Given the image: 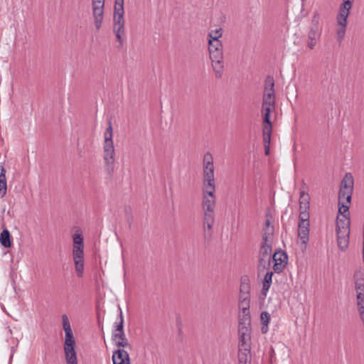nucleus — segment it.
<instances>
[{
    "label": "nucleus",
    "instance_id": "obj_1",
    "mask_svg": "<svg viewBox=\"0 0 364 364\" xmlns=\"http://www.w3.org/2000/svg\"><path fill=\"white\" fill-rule=\"evenodd\" d=\"M63 328L65 331L63 352L66 364H78L75 350V339L67 315L62 316Z\"/></svg>",
    "mask_w": 364,
    "mask_h": 364
},
{
    "label": "nucleus",
    "instance_id": "obj_2",
    "mask_svg": "<svg viewBox=\"0 0 364 364\" xmlns=\"http://www.w3.org/2000/svg\"><path fill=\"white\" fill-rule=\"evenodd\" d=\"M112 136V125L109 120L108 122V127L105 132V141L103 144V159L105 161V170L109 175H112L114 172L115 161V151Z\"/></svg>",
    "mask_w": 364,
    "mask_h": 364
},
{
    "label": "nucleus",
    "instance_id": "obj_3",
    "mask_svg": "<svg viewBox=\"0 0 364 364\" xmlns=\"http://www.w3.org/2000/svg\"><path fill=\"white\" fill-rule=\"evenodd\" d=\"M73 256L75 268L77 275L79 277H82L84 271V244L82 235L74 234L73 235Z\"/></svg>",
    "mask_w": 364,
    "mask_h": 364
},
{
    "label": "nucleus",
    "instance_id": "obj_4",
    "mask_svg": "<svg viewBox=\"0 0 364 364\" xmlns=\"http://www.w3.org/2000/svg\"><path fill=\"white\" fill-rule=\"evenodd\" d=\"M319 24L320 16L316 11L314 13L312 16L311 26L307 36L306 46L311 50L315 48L317 42L320 40L322 27Z\"/></svg>",
    "mask_w": 364,
    "mask_h": 364
},
{
    "label": "nucleus",
    "instance_id": "obj_5",
    "mask_svg": "<svg viewBox=\"0 0 364 364\" xmlns=\"http://www.w3.org/2000/svg\"><path fill=\"white\" fill-rule=\"evenodd\" d=\"M213 156L207 152L203 160V187L215 186Z\"/></svg>",
    "mask_w": 364,
    "mask_h": 364
},
{
    "label": "nucleus",
    "instance_id": "obj_6",
    "mask_svg": "<svg viewBox=\"0 0 364 364\" xmlns=\"http://www.w3.org/2000/svg\"><path fill=\"white\" fill-rule=\"evenodd\" d=\"M354 178L350 173H346L341 181L338 198L350 202L353 192Z\"/></svg>",
    "mask_w": 364,
    "mask_h": 364
},
{
    "label": "nucleus",
    "instance_id": "obj_7",
    "mask_svg": "<svg viewBox=\"0 0 364 364\" xmlns=\"http://www.w3.org/2000/svg\"><path fill=\"white\" fill-rule=\"evenodd\" d=\"M272 240L269 241L262 240L259 252V268H269L272 255Z\"/></svg>",
    "mask_w": 364,
    "mask_h": 364
},
{
    "label": "nucleus",
    "instance_id": "obj_8",
    "mask_svg": "<svg viewBox=\"0 0 364 364\" xmlns=\"http://www.w3.org/2000/svg\"><path fill=\"white\" fill-rule=\"evenodd\" d=\"M215 186L203 187V210H215Z\"/></svg>",
    "mask_w": 364,
    "mask_h": 364
},
{
    "label": "nucleus",
    "instance_id": "obj_9",
    "mask_svg": "<svg viewBox=\"0 0 364 364\" xmlns=\"http://www.w3.org/2000/svg\"><path fill=\"white\" fill-rule=\"evenodd\" d=\"M354 0H343V3L339 7L338 14L336 16V22H343L348 23V18L350 11L352 9Z\"/></svg>",
    "mask_w": 364,
    "mask_h": 364
},
{
    "label": "nucleus",
    "instance_id": "obj_10",
    "mask_svg": "<svg viewBox=\"0 0 364 364\" xmlns=\"http://www.w3.org/2000/svg\"><path fill=\"white\" fill-rule=\"evenodd\" d=\"M274 262V270L276 272H281L287 264V255L282 251L275 252L272 256Z\"/></svg>",
    "mask_w": 364,
    "mask_h": 364
},
{
    "label": "nucleus",
    "instance_id": "obj_11",
    "mask_svg": "<svg viewBox=\"0 0 364 364\" xmlns=\"http://www.w3.org/2000/svg\"><path fill=\"white\" fill-rule=\"evenodd\" d=\"M248 287L247 285L242 284L240 287V296L239 301V308L240 312H250V299L248 294Z\"/></svg>",
    "mask_w": 364,
    "mask_h": 364
},
{
    "label": "nucleus",
    "instance_id": "obj_12",
    "mask_svg": "<svg viewBox=\"0 0 364 364\" xmlns=\"http://www.w3.org/2000/svg\"><path fill=\"white\" fill-rule=\"evenodd\" d=\"M208 50L210 58H219L223 57V44L220 41H208Z\"/></svg>",
    "mask_w": 364,
    "mask_h": 364
},
{
    "label": "nucleus",
    "instance_id": "obj_13",
    "mask_svg": "<svg viewBox=\"0 0 364 364\" xmlns=\"http://www.w3.org/2000/svg\"><path fill=\"white\" fill-rule=\"evenodd\" d=\"M350 220L348 215H338L336 218V232H350Z\"/></svg>",
    "mask_w": 364,
    "mask_h": 364
},
{
    "label": "nucleus",
    "instance_id": "obj_14",
    "mask_svg": "<svg viewBox=\"0 0 364 364\" xmlns=\"http://www.w3.org/2000/svg\"><path fill=\"white\" fill-rule=\"evenodd\" d=\"M104 6L100 2L97 6H92V16L94 18V23L97 30H99L102 26L104 16Z\"/></svg>",
    "mask_w": 364,
    "mask_h": 364
},
{
    "label": "nucleus",
    "instance_id": "obj_15",
    "mask_svg": "<svg viewBox=\"0 0 364 364\" xmlns=\"http://www.w3.org/2000/svg\"><path fill=\"white\" fill-rule=\"evenodd\" d=\"M113 364H130L129 353L124 349H118L112 354Z\"/></svg>",
    "mask_w": 364,
    "mask_h": 364
},
{
    "label": "nucleus",
    "instance_id": "obj_16",
    "mask_svg": "<svg viewBox=\"0 0 364 364\" xmlns=\"http://www.w3.org/2000/svg\"><path fill=\"white\" fill-rule=\"evenodd\" d=\"M112 341L114 342L116 346L119 348H132L130 343L126 338L124 332H113Z\"/></svg>",
    "mask_w": 364,
    "mask_h": 364
},
{
    "label": "nucleus",
    "instance_id": "obj_17",
    "mask_svg": "<svg viewBox=\"0 0 364 364\" xmlns=\"http://www.w3.org/2000/svg\"><path fill=\"white\" fill-rule=\"evenodd\" d=\"M336 233L338 248L341 251H345L348 247L350 232Z\"/></svg>",
    "mask_w": 364,
    "mask_h": 364
},
{
    "label": "nucleus",
    "instance_id": "obj_18",
    "mask_svg": "<svg viewBox=\"0 0 364 364\" xmlns=\"http://www.w3.org/2000/svg\"><path fill=\"white\" fill-rule=\"evenodd\" d=\"M210 60L212 61V66L215 77L221 78L223 75L224 70L223 57H220L219 58H210Z\"/></svg>",
    "mask_w": 364,
    "mask_h": 364
},
{
    "label": "nucleus",
    "instance_id": "obj_19",
    "mask_svg": "<svg viewBox=\"0 0 364 364\" xmlns=\"http://www.w3.org/2000/svg\"><path fill=\"white\" fill-rule=\"evenodd\" d=\"M239 364H251L252 355L250 349H239Z\"/></svg>",
    "mask_w": 364,
    "mask_h": 364
},
{
    "label": "nucleus",
    "instance_id": "obj_20",
    "mask_svg": "<svg viewBox=\"0 0 364 364\" xmlns=\"http://www.w3.org/2000/svg\"><path fill=\"white\" fill-rule=\"evenodd\" d=\"M309 223H299L298 235L302 240V242L306 244L309 240Z\"/></svg>",
    "mask_w": 364,
    "mask_h": 364
},
{
    "label": "nucleus",
    "instance_id": "obj_21",
    "mask_svg": "<svg viewBox=\"0 0 364 364\" xmlns=\"http://www.w3.org/2000/svg\"><path fill=\"white\" fill-rule=\"evenodd\" d=\"M113 33L116 36L117 41L122 46L124 43V36L125 35V24L113 25Z\"/></svg>",
    "mask_w": 364,
    "mask_h": 364
},
{
    "label": "nucleus",
    "instance_id": "obj_22",
    "mask_svg": "<svg viewBox=\"0 0 364 364\" xmlns=\"http://www.w3.org/2000/svg\"><path fill=\"white\" fill-rule=\"evenodd\" d=\"M354 283L355 292L364 291V277L361 272L355 273Z\"/></svg>",
    "mask_w": 364,
    "mask_h": 364
},
{
    "label": "nucleus",
    "instance_id": "obj_23",
    "mask_svg": "<svg viewBox=\"0 0 364 364\" xmlns=\"http://www.w3.org/2000/svg\"><path fill=\"white\" fill-rule=\"evenodd\" d=\"M310 196L304 190L300 191L299 196V209H309Z\"/></svg>",
    "mask_w": 364,
    "mask_h": 364
},
{
    "label": "nucleus",
    "instance_id": "obj_24",
    "mask_svg": "<svg viewBox=\"0 0 364 364\" xmlns=\"http://www.w3.org/2000/svg\"><path fill=\"white\" fill-rule=\"evenodd\" d=\"M274 234V227L271 225L269 219L265 221V227L263 229L262 240L269 241L272 240Z\"/></svg>",
    "mask_w": 364,
    "mask_h": 364
},
{
    "label": "nucleus",
    "instance_id": "obj_25",
    "mask_svg": "<svg viewBox=\"0 0 364 364\" xmlns=\"http://www.w3.org/2000/svg\"><path fill=\"white\" fill-rule=\"evenodd\" d=\"M337 23V28L336 31V38L338 43H341L345 37L347 23L343 22H336Z\"/></svg>",
    "mask_w": 364,
    "mask_h": 364
},
{
    "label": "nucleus",
    "instance_id": "obj_26",
    "mask_svg": "<svg viewBox=\"0 0 364 364\" xmlns=\"http://www.w3.org/2000/svg\"><path fill=\"white\" fill-rule=\"evenodd\" d=\"M274 105H262V113L263 122H269L270 120V115L274 109Z\"/></svg>",
    "mask_w": 364,
    "mask_h": 364
},
{
    "label": "nucleus",
    "instance_id": "obj_27",
    "mask_svg": "<svg viewBox=\"0 0 364 364\" xmlns=\"http://www.w3.org/2000/svg\"><path fill=\"white\" fill-rule=\"evenodd\" d=\"M239 349H251V335H239Z\"/></svg>",
    "mask_w": 364,
    "mask_h": 364
},
{
    "label": "nucleus",
    "instance_id": "obj_28",
    "mask_svg": "<svg viewBox=\"0 0 364 364\" xmlns=\"http://www.w3.org/2000/svg\"><path fill=\"white\" fill-rule=\"evenodd\" d=\"M0 243L4 247L11 246L10 232L7 229L4 230L0 234Z\"/></svg>",
    "mask_w": 364,
    "mask_h": 364
},
{
    "label": "nucleus",
    "instance_id": "obj_29",
    "mask_svg": "<svg viewBox=\"0 0 364 364\" xmlns=\"http://www.w3.org/2000/svg\"><path fill=\"white\" fill-rule=\"evenodd\" d=\"M349 203L350 202H348L344 198L343 200H341V198H338V213L341 215L340 216H343V215H348V217H350L349 214Z\"/></svg>",
    "mask_w": 364,
    "mask_h": 364
},
{
    "label": "nucleus",
    "instance_id": "obj_30",
    "mask_svg": "<svg viewBox=\"0 0 364 364\" xmlns=\"http://www.w3.org/2000/svg\"><path fill=\"white\" fill-rule=\"evenodd\" d=\"M270 314L267 311H262L260 315L261 322L262 327L261 331L262 333H266L268 331V324L270 321Z\"/></svg>",
    "mask_w": 364,
    "mask_h": 364
},
{
    "label": "nucleus",
    "instance_id": "obj_31",
    "mask_svg": "<svg viewBox=\"0 0 364 364\" xmlns=\"http://www.w3.org/2000/svg\"><path fill=\"white\" fill-rule=\"evenodd\" d=\"M262 105H275V95L274 92H264L262 97Z\"/></svg>",
    "mask_w": 364,
    "mask_h": 364
},
{
    "label": "nucleus",
    "instance_id": "obj_32",
    "mask_svg": "<svg viewBox=\"0 0 364 364\" xmlns=\"http://www.w3.org/2000/svg\"><path fill=\"white\" fill-rule=\"evenodd\" d=\"M124 14V11H114L113 25L125 24Z\"/></svg>",
    "mask_w": 364,
    "mask_h": 364
},
{
    "label": "nucleus",
    "instance_id": "obj_33",
    "mask_svg": "<svg viewBox=\"0 0 364 364\" xmlns=\"http://www.w3.org/2000/svg\"><path fill=\"white\" fill-rule=\"evenodd\" d=\"M239 325L251 326V318L250 312H240Z\"/></svg>",
    "mask_w": 364,
    "mask_h": 364
},
{
    "label": "nucleus",
    "instance_id": "obj_34",
    "mask_svg": "<svg viewBox=\"0 0 364 364\" xmlns=\"http://www.w3.org/2000/svg\"><path fill=\"white\" fill-rule=\"evenodd\" d=\"M119 322H116L115 328L114 332H124V316L121 308L119 306Z\"/></svg>",
    "mask_w": 364,
    "mask_h": 364
},
{
    "label": "nucleus",
    "instance_id": "obj_35",
    "mask_svg": "<svg viewBox=\"0 0 364 364\" xmlns=\"http://www.w3.org/2000/svg\"><path fill=\"white\" fill-rule=\"evenodd\" d=\"M223 35V29L221 28L212 30L208 33V38L213 41H220L219 38Z\"/></svg>",
    "mask_w": 364,
    "mask_h": 364
},
{
    "label": "nucleus",
    "instance_id": "obj_36",
    "mask_svg": "<svg viewBox=\"0 0 364 364\" xmlns=\"http://www.w3.org/2000/svg\"><path fill=\"white\" fill-rule=\"evenodd\" d=\"M274 80L273 77L267 76L264 82V92H274Z\"/></svg>",
    "mask_w": 364,
    "mask_h": 364
},
{
    "label": "nucleus",
    "instance_id": "obj_37",
    "mask_svg": "<svg viewBox=\"0 0 364 364\" xmlns=\"http://www.w3.org/2000/svg\"><path fill=\"white\" fill-rule=\"evenodd\" d=\"M309 209H299V223H309Z\"/></svg>",
    "mask_w": 364,
    "mask_h": 364
},
{
    "label": "nucleus",
    "instance_id": "obj_38",
    "mask_svg": "<svg viewBox=\"0 0 364 364\" xmlns=\"http://www.w3.org/2000/svg\"><path fill=\"white\" fill-rule=\"evenodd\" d=\"M239 335H251V326L239 325L238 326Z\"/></svg>",
    "mask_w": 364,
    "mask_h": 364
},
{
    "label": "nucleus",
    "instance_id": "obj_39",
    "mask_svg": "<svg viewBox=\"0 0 364 364\" xmlns=\"http://www.w3.org/2000/svg\"><path fill=\"white\" fill-rule=\"evenodd\" d=\"M214 220L215 219H203V228L205 232L211 230Z\"/></svg>",
    "mask_w": 364,
    "mask_h": 364
},
{
    "label": "nucleus",
    "instance_id": "obj_40",
    "mask_svg": "<svg viewBox=\"0 0 364 364\" xmlns=\"http://www.w3.org/2000/svg\"><path fill=\"white\" fill-rule=\"evenodd\" d=\"M272 131V125L271 121L269 122H264L263 125V135H271Z\"/></svg>",
    "mask_w": 364,
    "mask_h": 364
},
{
    "label": "nucleus",
    "instance_id": "obj_41",
    "mask_svg": "<svg viewBox=\"0 0 364 364\" xmlns=\"http://www.w3.org/2000/svg\"><path fill=\"white\" fill-rule=\"evenodd\" d=\"M356 304L360 319L364 326V302L356 301Z\"/></svg>",
    "mask_w": 364,
    "mask_h": 364
},
{
    "label": "nucleus",
    "instance_id": "obj_42",
    "mask_svg": "<svg viewBox=\"0 0 364 364\" xmlns=\"http://www.w3.org/2000/svg\"><path fill=\"white\" fill-rule=\"evenodd\" d=\"M7 192V182L6 181H0V196L4 197Z\"/></svg>",
    "mask_w": 364,
    "mask_h": 364
},
{
    "label": "nucleus",
    "instance_id": "obj_43",
    "mask_svg": "<svg viewBox=\"0 0 364 364\" xmlns=\"http://www.w3.org/2000/svg\"><path fill=\"white\" fill-rule=\"evenodd\" d=\"M124 11V0H115L114 11Z\"/></svg>",
    "mask_w": 364,
    "mask_h": 364
},
{
    "label": "nucleus",
    "instance_id": "obj_44",
    "mask_svg": "<svg viewBox=\"0 0 364 364\" xmlns=\"http://www.w3.org/2000/svg\"><path fill=\"white\" fill-rule=\"evenodd\" d=\"M204 212V219H215V210H203Z\"/></svg>",
    "mask_w": 364,
    "mask_h": 364
},
{
    "label": "nucleus",
    "instance_id": "obj_45",
    "mask_svg": "<svg viewBox=\"0 0 364 364\" xmlns=\"http://www.w3.org/2000/svg\"><path fill=\"white\" fill-rule=\"evenodd\" d=\"M272 283L263 282L262 293L264 296L267 295V292L269 290Z\"/></svg>",
    "mask_w": 364,
    "mask_h": 364
},
{
    "label": "nucleus",
    "instance_id": "obj_46",
    "mask_svg": "<svg viewBox=\"0 0 364 364\" xmlns=\"http://www.w3.org/2000/svg\"><path fill=\"white\" fill-rule=\"evenodd\" d=\"M273 272L268 271L264 275L263 282L272 283Z\"/></svg>",
    "mask_w": 364,
    "mask_h": 364
},
{
    "label": "nucleus",
    "instance_id": "obj_47",
    "mask_svg": "<svg viewBox=\"0 0 364 364\" xmlns=\"http://www.w3.org/2000/svg\"><path fill=\"white\" fill-rule=\"evenodd\" d=\"M6 181V169L3 166H0V181Z\"/></svg>",
    "mask_w": 364,
    "mask_h": 364
},
{
    "label": "nucleus",
    "instance_id": "obj_48",
    "mask_svg": "<svg viewBox=\"0 0 364 364\" xmlns=\"http://www.w3.org/2000/svg\"><path fill=\"white\" fill-rule=\"evenodd\" d=\"M271 141V135H263V143L264 146H269Z\"/></svg>",
    "mask_w": 364,
    "mask_h": 364
},
{
    "label": "nucleus",
    "instance_id": "obj_49",
    "mask_svg": "<svg viewBox=\"0 0 364 364\" xmlns=\"http://www.w3.org/2000/svg\"><path fill=\"white\" fill-rule=\"evenodd\" d=\"M356 301L364 302V291L356 292Z\"/></svg>",
    "mask_w": 364,
    "mask_h": 364
},
{
    "label": "nucleus",
    "instance_id": "obj_50",
    "mask_svg": "<svg viewBox=\"0 0 364 364\" xmlns=\"http://www.w3.org/2000/svg\"><path fill=\"white\" fill-rule=\"evenodd\" d=\"M100 2L101 4H103V6H105V0H92V5L97 6V4Z\"/></svg>",
    "mask_w": 364,
    "mask_h": 364
},
{
    "label": "nucleus",
    "instance_id": "obj_51",
    "mask_svg": "<svg viewBox=\"0 0 364 364\" xmlns=\"http://www.w3.org/2000/svg\"><path fill=\"white\" fill-rule=\"evenodd\" d=\"M265 149V155H268L269 154V146H264Z\"/></svg>",
    "mask_w": 364,
    "mask_h": 364
},
{
    "label": "nucleus",
    "instance_id": "obj_52",
    "mask_svg": "<svg viewBox=\"0 0 364 364\" xmlns=\"http://www.w3.org/2000/svg\"><path fill=\"white\" fill-rule=\"evenodd\" d=\"M76 234H81L82 235V233L80 232V230H77V232Z\"/></svg>",
    "mask_w": 364,
    "mask_h": 364
}]
</instances>
